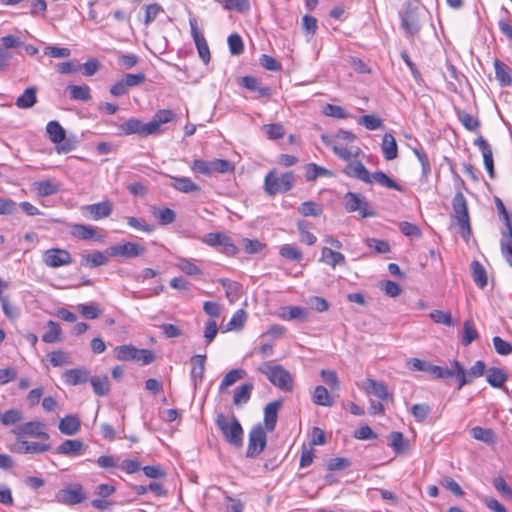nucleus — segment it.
I'll return each instance as SVG.
<instances>
[{
    "label": "nucleus",
    "mask_w": 512,
    "mask_h": 512,
    "mask_svg": "<svg viewBox=\"0 0 512 512\" xmlns=\"http://www.w3.org/2000/svg\"><path fill=\"white\" fill-rule=\"evenodd\" d=\"M215 423L227 443L236 448L243 445L244 431L240 422L234 415L229 418L223 413H219Z\"/></svg>",
    "instance_id": "nucleus-1"
},
{
    "label": "nucleus",
    "mask_w": 512,
    "mask_h": 512,
    "mask_svg": "<svg viewBox=\"0 0 512 512\" xmlns=\"http://www.w3.org/2000/svg\"><path fill=\"white\" fill-rule=\"evenodd\" d=\"M294 182L295 176L292 172L278 175L276 170H272L265 176L264 188L268 195L274 196L292 189Z\"/></svg>",
    "instance_id": "nucleus-2"
},
{
    "label": "nucleus",
    "mask_w": 512,
    "mask_h": 512,
    "mask_svg": "<svg viewBox=\"0 0 512 512\" xmlns=\"http://www.w3.org/2000/svg\"><path fill=\"white\" fill-rule=\"evenodd\" d=\"M453 216L462 231V236L466 237L471 233L469 214L465 196L458 192L452 200Z\"/></svg>",
    "instance_id": "nucleus-3"
},
{
    "label": "nucleus",
    "mask_w": 512,
    "mask_h": 512,
    "mask_svg": "<svg viewBox=\"0 0 512 512\" xmlns=\"http://www.w3.org/2000/svg\"><path fill=\"white\" fill-rule=\"evenodd\" d=\"M344 206L350 213L358 212L361 218L374 217L376 215L366 198L358 193L347 192L344 195Z\"/></svg>",
    "instance_id": "nucleus-4"
},
{
    "label": "nucleus",
    "mask_w": 512,
    "mask_h": 512,
    "mask_svg": "<svg viewBox=\"0 0 512 512\" xmlns=\"http://www.w3.org/2000/svg\"><path fill=\"white\" fill-rule=\"evenodd\" d=\"M86 499L83 486L79 483L60 489L55 494V501L59 504L73 506L82 503Z\"/></svg>",
    "instance_id": "nucleus-5"
},
{
    "label": "nucleus",
    "mask_w": 512,
    "mask_h": 512,
    "mask_svg": "<svg viewBox=\"0 0 512 512\" xmlns=\"http://www.w3.org/2000/svg\"><path fill=\"white\" fill-rule=\"evenodd\" d=\"M266 442L267 436L263 426L261 424L253 426L249 432L246 456L248 458H254L258 456L266 447Z\"/></svg>",
    "instance_id": "nucleus-6"
},
{
    "label": "nucleus",
    "mask_w": 512,
    "mask_h": 512,
    "mask_svg": "<svg viewBox=\"0 0 512 512\" xmlns=\"http://www.w3.org/2000/svg\"><path fill=\"white\" fill-rule=\"evenodd\" d=\"M17 439L23 437H35L44 441L49 440V434L45 431V425L41 421L34 420L16 426L12 430Z\"/></svg>",
    "instance_id": "nucleus-7"
},
{
    "label": "nucleus",
    "mask_w": 512,
    "mask_h": 512,
    "mask_svg": "<svg viewBox=\"0 0 512 512\" xmlns=\"http://www.w3.org/2000/svg\"><path fill=\"white\" fill-rule=\"evenodd\" d=\"M322 381L330 388L322 386V406H332L338 394L336 393L340 388V382L336 372L322 370Z\"/></svg>",
    "instance_id": "nucleus-8"
},
{
    "label": "nucleus",
    "mask_w": 512,
    "mask_h": 512,
    "mask_svg": "<svg viewBox=\"0 0 512 512\" xmlns=\"http://www.w3.org/2000/svg\"><path fill=\"white\" fill-rule=\"evenodd\" d=\"M260 371L278 388L288 391L292 388V378L281 366H267Z\"/></svg>",
    "instance_id": "nucleus-9"
},
{
    "label": "nucleus",
    "mask_w": 512,
    "mask_h": 512,
    "mask_svg": "<svg viewBox=\"0 0 512 512\" xmlns=\"http://www.w3.org/2000/svg\"><path fill=\"white\" fill-rule=\"evenodd\" d=\"M43 263L50 268H59L73 262L71 254L60 248H51L43 252Z\"/></svg>",
    "instance_id": "nucleus-10"
},
{
    "label": "nucleus",
    "mask_w": 512,
    "mask_h": 512,
    "mask_svg": "<svg viewBox=\"0 0 512 512\" xmlns=\"http://www.w3.org/2000/svg\"><path fill=\"white\" fill-rule=\"evenodd\" d=\"M146 248L138 243L125 242L110 246L106 253L112 257L135 258L145 254Z\"/></svg>",
    "instance_id": "nucleus-11"
},
{
    "label": "nucleus",
    "mask_w": 512,
    "mask_h": 512,
    "mask_svg": "<svg viewBox=\"0 0 512 512\" xmlns=\"http://www.w3.org/2000/svg\"><path fill=\"white\" fill-rule=\"evenodd\" d=\"M202 242L211 247L221 246L222 252L230 256L235 255L238 251L231 238L224 233H208L202 238Z\"/></svg>",
    "instance_id": "nucleus-12"
},
{
    "label": "nucleus",
    "mask_w": 512,
    "mask_h": 512,
    "mask_svg": "<svg viewBox=\"0 0 512 512\" xmlns=\"http://www.w3.org/2000/svg\"><path fill=\"white\" fill-rule=\"evenodd\" d=\"M153 128V124L143 123L137 118H130L119 126L121 133L124 135L138 134L142 137L153 135Z\"/></svg>",
    "instance_id": "nucleus-13"
},
{
    "label": "nucleus",
    "mask_w": 512,
    "mask_h": 512,
    "mask_svg": "<svg viewBox=\"0 0 512 512\" xmlns=\"http://www.w3.org/2000/svg\"><path fill=\"white\" fill-rule=\"evenodd\" d=\"M191 35L195 42L199 57L205 64H208L211 58L210 50L204 35L199 31L195 18L189 19Z\"/></svg>",
    "instance_id": "nucleus-14"
},
{
    "label": "nucleus",
    "mask_w": 512,
    "mask_h": 512,
    "mask_svg": "<svg viewBox=\"0 0 512 512\" xmlns=\"http://www.w3.org/2000/svg\"><path fill=\"white\" fill-rule=\"evenodd\" d=\"M81 211L84 216L97 221L111 215L113 204L109 200H105L99 203L85 205L81 207Z\"/></svg>",
    "instance_id": "nucleus-15"
},
{
    "label": "nucleus",
    "mask_w": 512,
    "mask_h": 512,
    "mask_svg": "<svg viewBox=\"0 0 512 512\" xmlns=\"http://www.w3.org/2000/svg\"><path fill=\"white\" fill-rule=\"evenodd\" d=\"M86 448L87 446L79 439H67L56 448V453L69 457H77L83 455Z\"/></svg>",
    "instance_id": "nucleus-16"
},
{
    "label": "nucleus",
    "mask_w": 512,
    "mask_h": 512,
    "mask_svg": "<svg viewBox=\"0 0 512 512\" xmlns=\"http://www.w3.org/2000/svg\"><path fill=\"white\" fill-rule=\"evenodd\" d=\"M51 449L50 444L46 442H34L17 439L15 451L19 454H41Z\"/></svg>",
    "instance_id": "nucleus-17"
},
{
    "label": "nucleus",
    "mask_w": 512,
    "mask_h": 512,
    "mask_svg": "<svg viewBox=\"0 0 512 512\" xmlns=\"http://www.w3.org/2000/svg\"><path fill=\"white\" fill-rule=\"evenodd\" d=\"M343 171L348 177L358 179L366 184L370 181L369 177L371 173L363 163L356 160V158L346 163Z\"/></svg>",
    "instance_id": "nucleus-18"
},
{
    "label": "nucleus",
    "mask_w": 512,
    "mask_h": 512,
    "mask_svg": "<svg viewBox=\"0 0 512 512\" xmlns=\"http://www.w3.org/2000/svg\"><path fill=\"white\" fill-rule=\"evenodd\" d=\"M90 378V372L85 367L66 370L62 375L64 383L69 386L84 384L88 382Z\"/></svg>",
    "instance_id": "nucleus-19"
},
{
    "label": "nucleus",
    "mask_w": 512,
    "mask_h": 512,
    "mask_svg": "<svg viewBox=\"0 0 512 512\" xmlns=\"http://www.w3.org/2000/svg\"><path fill=\"white\" fill-rule=\"evenodd\" d=\"M320 444V428L315 427L313 429L312 435H311V441L309 442L308 446L303 445L302 447V453L300 457V467L305 468L312 464L313 462V454H312V447L315 445Z\"/></svg>",
    "instance_id": "nucleus-20"
},
{
    "label": "nucleus",
    "mask_w": 512,
    "mask_h": 512,
    "mask_svg": "<svg viewBox=\"0 0 512 512\" xmlns=\"http://www.w3.org/2000/svg\"><path fill=\"white\" fill-rule=\"evenodd\" d=\"M205 362H206V355H194L191 358V380L194 384V387L196 388L199 383L202 382L204 371H205Z\"/></svg>",
    "instance_id": "nucleus-21"
},
{
    "label": "nucleus",
    "mask_w": 512,
    "mask_h": 512,
    "mask_svg": "<svg viewBox=\"0 0 512 512\" xmlns=\"http://www.w3.org/2000/svg\"><path fill=\"white\" fill-rule=\"evenodd\" d=\"M339 250L340 249L322 247V262L332 268H335L336 266H345V256Z\"/></svg>",
    "instance_id": "nucleus-22"
},
{
    "label": "nucleus",
    "mask_w": 512,
    "mask_h": 512,
    "mask_svg": "<svg viewBox=\"0 0 512 512\" xmlns=\"http://www.w3.org/2000/svg\"><path fill=\"white\" fill-rule=\"evenodd\" d=\"M58 428L62 434L72 436L80 431L81 422L76 415H67L60 420Z\"/></svg>",
    "instance_id": "nucleus-23"
},
{
    "label": "nucleus",
    "mask_w": 512,
    "mask_h": 512,
    "mask_svg": "<svg viewBox=\"0 0 512 512\" xmlns=\"http://www.w3.org/2000/svg\"><path fill=\"white\" fill-rule=\"evenodd\" d=\"M363 389L367 394H372L382 401L389 397L386 385L373 379H366L363 383Z\"/></svg>",
    "instance_id": "nucleus-24"
},
{
    "label": "nucleus",
    "mask_w": 512,
    "mask_h": 512,
    "mask_svg": "<svg viewBox=\"0 0 512 512\" xmlns=\"http://www.w3.org/2000/svg\"><path fill=\"white\" fill-rule=\"evenodd\" d=\"M381 150L383 157L390 161L398 156V147L394 136L391 133H385L382 138Z\"/></svg>",
    "instance_id": "nucleus-25"
},
{
    "label": "nucleus",
    "mask_w": 512,
    "mask_h": 512,
    "mask_svg": "<svg viewBox=\"0 0 512 512\" xmlns=\"http://www.w3.org/2000/svg\"><path fill=\"white\" fill-rule=\"evenodd\" d=\"M71 235L77 239L89 240L96 239L101 240L102 237L97 235L95 228L85 224H73L71 226Z\"/></svg>",
    "instance_id": "nucleus-26"
},
{
    "label": "nucleus",
    "mask_w": 512,
    "mask_h": 512,
    "mask_svg": "<svg viewBox=\"0 0 512 512\" xmlns=\"http://www.w3.org/2000/svg\"><path fill=\"white\" fill-rule=\"evenodd\" d=\"M508 376L507 374L500 368L497 367H491L488 370L486 380L487 382L495 388H501L506 393H508V388L504 387V383L507 381Z\"/></svg>",
    "instance_id": "nucleus-27"
},
{
    "label": "nucleus",
    "mask_w": 512,
    "mask_h": 512,
    "mask_svg": "<svg viewBox=\"0 0 512 512\" xmlns=\"http://www.w3.org/2000/svg\"><path fill=\"white\" fill-rule=\"evenodd\" d=\"M175 113L170 109H161L158 110L153 119L149 122V124L154 125L153 135H157L161 132V125L172 122L175 119Z\"/></svg>",
    "instance_id": "nucleus-28"
},
{
    "label": "nucleus",
    "mask_w": 512,
    "mask_h": 512,
    "mask_svg": "<svg viewBox=\"0 0 512 512\" xmlns=\"http://www.w3.org/2000/svg\"><path fill=\"white\" fill-rule=\"evenodd\" d=\"M369 178L370 181L368 184L376 183L385 188L394 189L399 192L403 191V187L401 185L397 184L392 178L382 171L371 173Z\"/></svg>",
    "instance_id": "nucleus-29"
},
{
    "label": "nucleus",
    "mask_w": 512,
    "mask_h": 512,
    "mask_svg": "<svg viewBox=\"0 0 512 512\" xmlns=\"http://www.w3.org/2000/svg\"><path fill=\"white\" fill-rule=\"evenodd\" d=\"M37 103V87L31 86L16 99L15 105L20 109H29Z\"/></svg>",
    "instance_id": "nucleus-30"
},
{
    "label": "nucleus",
    "mask_w": 512,
    "mask_h": 512,
    "mask_svg": "<svg viewBox=\"0 0 512 512\" xmlns=\"http://www.w3.org/2000/svg\"><path fill=\"white\" fill-rule=\"evenodd\" d=\"M218 282L225 289L226 297L230 303H234L239 300L242 287L238 282L226 278H221Z\"/></svg>",
    "instance_id": "nucleus-31"
},
{
    "label": "nucleus",
    "mask_w": 512,
    "mask_h": 512,
    "mask_svg": "<svg viewBox=\"0 0 512 512\" xmlns=\"http://www.w3.org/2000/svg\"><path fill=\"white\" fill-rule=\"evenodd\" d=\"M495 78L499 82L500 86L507 87L512 83L511 69L500 60H494Z\"/></svg>",
    "instance_id": "nucleus-32"
},
{
    "label": "nucleus",
    "mask_w": 512,
    "mask_h": 512,
    "mask_svg": "<svg viewBox=\"0 0 512 512\" xmlns=\"http://www.w3.org/2000/svg\"><path fill=\"white\" fill-rule=\"evenodd\" d=\"M170 186L183 193L199 192L200 187L188 177H171Z\"/></svg>",
    "instance_id": "nucleus-33"
},
{
    "label": "nucleus",
    "mask_w": 512,
    "mask_h": 512,
    "mask_svg": "<svg viewBox=\"0 0 512 512\" xmlns=\"http://www.w3.org/2000/svg\"><path fill=\"white\" fill-rule=\"evenodd\" d=\"M280 407V402H270L266 405L264 409V423L266 426V429L268 431H273L275 429L276 423H277V417H278V410Z\"/></svg>",
    "instance_id": "nucleus-34"
},
{
    "label": "nucleus",
    "mask_w": 512,
    "mask_h": 512,
    "mask_svg": "<svg viewBox=\"0 0 512 512\" xmlns=\"http://www.w3.org/2000/svg\"><path fill=\"white\" fill-rule=\"evenodd\" d=\"M33 189L39 196H51L60 190L59 184L49 179L34 182Z\"/></svg>",
    "instance_id": "nucleus-35"
},
{
    "label": "nucleus",
    "mask_w": 512,
    "mask_h": 512,
    "mask_svg": "<svg viewBox=\"0 0 512 512\" xmlns=\"http://www.w3.org/2000/svg\"><path fill=\"white\" fill-rule=\"evenodd\" d=\"M401 26L409 36H414L420 30V25L417 17L411 12H404L400 15Z\"/></svg>",
    "instance_id": "nucleus-36"
},
{
    "label": "nucleus",
    "mask_w": 512,
    "mask_h": 512,
    "mask_svg": "<svg viewBox=\"0 0 512 512\" xmlns=\"http://www.w3.org/2000/svg\"><path fill=\"white\" fill-rule=\"evenodd\" d=\"M500 248L503 257L512 266V228L502 231Z\"/></svg>",
    "instance_id": "nucleus-37"
},
{
    "label": "nucleus",
    "mask_w": 512,
    "mask_h": 512,
    "mask_svg": "<svg viewBox=\"0 0 512 512\" xmlns=\"http://www.w3.org/2000/svg\"><path fill=\"white\" fill-rule=\"evenodd\" d=\"M46 132L49 139L54 144H60L65 140L66 132L58 121L52 120L46 125Z\"/></svg>",
    "instance_id": "nucleus-38"
},
{
    "label": "nucleus",
    "mask_w": 512,
    "mask_h": 512,
    "mask_svg": "<svg viewBox=\"0 0 512 512\" xmlns=\"http://www.w3.org/2000/svg\"><path fill=\"white\" fill-rule=\"evenodd\" d=\"M71 100L87 102L91 99V89L88 85H68Z\"/></svg>",
    "instance_id": "nucleus-39"
},
{
    "label": "nucleus",
    "mask_w": 512,
    "mask_h": 512,
    "mask_svg": "<svg viewBox=\"0 0 512 512\" xmlns=\"http://www.w3.org/2000/svg\"><path fill=\"white\" fill-rule=\"evenodd\" d=\"M471 436L487 445H491L496 442V435L490 428L475 426L471 429Z\"/></svg>",
    "instance_id": "nucleus-40"
},
{
    "label": "nucleus",
    "mask_w": 512,
    "mask_h": 512,
    "mask_svg": "<svg viewBox=\"0 0 512 512\" xmlns=\"http://www.w3.org/2000/svg\"><path fill=\"white\" fill-rule=\"evenodd\" d=\"M389 440H390L389 445L391 446L392 450L396 454L404 453L409 447L408 440L404 438V436L401 432H398V431L391 432L389 435Z\"/></svg>",
    "instance_id": "nucleus-41"
},
{
    "label": "nucleus",
    "mask_w": 512,
    "mask_h": 512,
    "mask_svg": "<svg viewBox=\"0 0 512 512\" xmlns=\"http://www.w3.org/2000/svg\"><path fill=\"white\" fill-rule=\"evenodd\" d=\"M81 262L86 267L95 268L106 265L108 263V258L104 255V253L95 251L93 253L84 255Z\"/></svg>",
    "instance_id": "nucleus-42"
},
{
    "label": "nucleus",
    "mask_w": 512,
    "mask_h": 512,
    "mask_svg": "<svg viewBox=\"0 0 512 512\" xmlns=\"http://www.w3.org/2000/svg\"><path fill=\"white\" fill-rule=\"evenodd\" d=\"M253 390L252 383H244L242 384L233 395V403L236 406L245 404L249 401Z\"/></svg>",
    "instance_id": "nucleus-43"
},
{
    "label": "nucleus",
    "mask_w": 512,
    "mask_h": 512,
    "mask_svg": "<svg viewBox=\"0 0 512 512\" xmlns=\"http://www.w3.org/2000/svg\"><path fill=\"white\" fill-rule=\"evenodd\" d=\"M93 391L98 396H106L110 391L109 380L107 376H94L90 380Z\"/></svg>",
    "instance_id": "nucleus-44"
},
{
    "label": "nucleus",
    "mask_w": 512,
    "mask_h": 512,
    "mask_svg": "<svg viewBox=\"0 0 512 512\" xmlns=\"http://www.w3.org/2000/svg\"><path fill=\"white\" fill-rule=\"evenodd\" d=\"M152 214L158 219L161 225H169L176 220L175 212L168 207L153 208Z\"/></svg>",
    "instance_id": "nucleus-45"
},
{
    "label": "nucleus",
    "mask_w": 512,
    "mask_h": 512,
    "mask_svg": "<svg viewBox=\"0 0 512 512\" xmlns=\"http://www.w3.org/2000/svg\"><path fill=\"white\" fill-rule=\"evenodd\" d=\"M246 372L243 369H232L222 379L220 384V391H224L228 387L232 386L238 380L245 378Z\"/></svg>",
    "instance_id": "nucleus-46"
},
{
    "label": "nucleus",
    "mask_w": 512,
    "mask_h": 512,
    "mask_svg": "<svg viewBox=\"0 0 512 512\" xmlns=\"http://www.w3.org/2000/svg\"><path fill=\"white\" fill-rule=\"evenodd\" d=\"M48 359L53 367H63L72 363L70 354L63 350L49 353Z\"/></svg>",
    "instance_id": "nucleus-47"
},
{
    "label": "nucleus",
    "mask_w": 512,
    "mask_h": 512,
    "mask_svg": "<svg viewBox=\"0 0 512 512\" xmlns=\"http://www.w3.org/2000/svg\"><path fill=\"white\" fill-rule=\"evenodd\" d=\"M357 123L359 125L364 126L366 129L370 131H374L377 129H380L383 127V121L380 117L373 115V114H367L360 116L357 119Z\"/></svg>",
    "instance_id": "nucleus-48"
},
{
    "label": "nucleus",
    "mask_w": 512,
    "mask_h": 512,
    "mask_svg": "<svg viewBox=\"0 0 512 512\" xmlns=\"http://www.w3.org/2000/svg\"><path fill=\"white\" fill-rule=\"evenodd\" d=\"M136 347L131 344L117 346L114 355L119 361H134Z\"/></svg>",
    "instance_id": "nucleus-49"
},
{
    "label": "nucleus",
    "mask_w": 512,
    "mask_h": 512,
    "mask_svg": "<svg viewBox=\"0 0 512 512\" xmlns=\"http://www.w3.org/2000/svg\"><path fill=\"white\" fill-rule=\"evenodd\" d=\"M473 280L475 284L483 289L488 282L487 273L485 268L478 261L472 263Z\"/></svg>",
    "instance_id": "nucleus-50"
},
{
    "label": "nucleus",
    "mask_w": 512,
    "mask_h": 512,
    "mask_svg": "<svg viewBox=\"0 0 512 512\" xmlns=\"http://www.w3.org/2000/svg\"><path fill=\"white\" fill-rule=\"evenodd\" d=\"M322 114L334 119H345L350 115L349 112L342 106L328 103L322 106Z\"/></svg>",
    "instance_id": "nucleus-51"
},
{
    "label": "nucleus",
    "mask_w": 512,
    "mask_h": 512,
    "mask_svg": "<svg viewBox=\"0 0 512 512\" xmlns=\"http://www.w3.org/2000/svg\"><path fill=\"white\" fill-rule=\"evenodd\" d=\"M226 10H235L237 12H246L250 9L249 0H215Z\"/></svg>",
    "instance_id": "nucleus-52"
},
{
    "label": "nucleus",
    "mask_w": 512,
    "mask_h": 512,
    "mask_svg": "<svg viewBox=\"0 0 512 512\" xmlns=\"http://www.w3.org/2000/svg\"><path fill=\"white\" fill-rule=\"evenodd\" d=\"M176 267L187 275L199 276L203 274L202 269L189 259H179L176 263Z\"/></svg>",
    "instance_id": "nucleus-53"
},
{
    "label": "nucleus",
    "mask_w": 512,
    "mask_h": 512,
    "mask_svg": "<svg viewBox=\"0 0 512 512\" xmlns=\"http://www.w3.org/2000/svg\"><path fill=\"white\" fill-rule=\"evenodd\" d=\"M24 414L21 410L12 408L7 410L0 418V422L5 426L15 425L22 421Z\"/></svg>",
    "instance_id": "nucleus-54"
},
{
    "label": "nucleus",
    "mask_w": 512,
    "mask_h": 512,
    "mask_svg": "<svg viewBox=\"0 0 512 512\" xmlns=\"http://www.w3.org/2000/svg\"><path fill=\"white\" fill-rule=\"evenodd\" d=\"M48 331L42 335V341L45 343H55L59 340L61 328L58 323L49 320L47 323Z\"/></svg>",
    "instance_id": "nucleus-55"
},
{
    "label": "nucleus",
    "mask_w": 512,
    "mask_h": 512,
    "mask_svg": "<svg viewBox=\"0 0 512 512\" xmlns=\"http://www.w3.org/2000/svg\"><path fill=\"white\" fill-rule=\"evenodd\" d=\"M474 145L482 152L484 165L494 163L492 149L482 136H479L474 140Z\"/></svg>",
    "instance_id": "nucleus-56"
},
{
    "label": "nucleus",
    "mask_w": 512,
    "mask_h": 512,
    "mask_svg": "<svg viewBox=\"0 0 512 512\" xmlns=\"http://www.w3.org/2000/svg\"><path fill=\"white\" fill-rule=\"evenodd\" d=\"M247 320V313L243 309L237 310L227 323V330H241Z\"/></svg>",
    "instance_id": "nucleus-57"
},
{
    "label": "nucleus",
    "mask_w": 512,
    "mask_h": 512,
    "mask_svg": "<svg viewBox=\"0 0 512 512\" xmlns=\"http://www.w3.org/2000/svg\"><path fill=\"white\" fill-rule=\"evenodd\" d=\"M429 373L432 374L437 379H448L454 376L455 367H453V361L451 362V367H442L438 365H430Z\"/></svg>",
    "instance_id": "nucleus-58"
},
{
    "label": "nucleus",
    "mask_w": 512,
    "mask_h": 512,
    "mask_svg": "<svg viewBox=\"0 0 512 512\" xmlns=\"http://www.w3.org/2000/svg\"><path fill=\"white\" fill-rule=\"evenodd\" d=\"M332 149L338 157H340L347 163L357 158L359 153H361V150L358 147L354 151H352L342 145H333Z\"/></svg>",
    "instance_id": "nucleus-59"
},
{
    "label": "nucleus",
    "mask_w": 512,
    "mask_h": 512,
    "mask_svg": "<svg viewBox=\"0 0 512 512\" xmlns=\"http://www.w3.org/2000/svg\"><path fill=\"white\" fill-rule=\"evenodd\" d=\"M429 316L435 323L443 324L448 327L456 324L451 314L442 310H433Z\"/></svg>",
    "instance_id": "nucleus-60"
},
{
    "label": "nucleus",
    "mask_w": 512,
    "mask_h": 512,
    "mask_svg": "<svg viewBox=\"0 0 512 512\" xmlns=\"http://www.w3.org/2000/svg\"><path fill=\"white\" fill-rule=\"evenodd\" d=\"M234 171V165L225 159H214L211 161V175L213 173H229Z\"/></svg>",
    "instance_id": "nucleus-61"
},
{
    "label": "nucleus",
    "mask_w": 512,
    "mask_h": 512,
    "mask_svg": "<svg viewBox=\"0 0 512 512\" xmlns=\"http://www.w3.org/2000/svg\"><path fill=\"white\" fill-rule=\"evenodd\" d=\"M298 229L300 232V239L303 243L308 245H312L316 242L317 238L314 234L309 232L310 225L306 220L299 221Z\"/></svg>",
    "instance_id": "nucleus-62"
},
{
    "label": "nucleus",
    "mask_w": 512,
    "mask_h": 512,
    "mask_svg": "<svg viewBox=\"0 0 512 512\" xmlns=\"http://www.w3.org/2000/svg\"><path fill=\"white\" fill-rule=\"evenodd\" d=\"M464 335L462 338V344L464 346L470 345L474 340L477 339L478 333L473 325L472 320H466L463 325Z\"/></svg>",
    "instance_id": "nucleus-63"
},
{
    "label": "nucleus",
    "mask_w": 512,
    "mask_h": 512,
    "mask_svg": "<svg viewBox=\"0 0 512 512\" xmlns=\"http://www.w3.org/2000/svg\"><path fill=\"white\" fill-rule=\"evenodd\" d=\"M431 413V407L426 403L414 404L411 407V414L417 422H423Z\"/></svg>",
    "instance_id": "nucleus-64"
}]
</instances>
